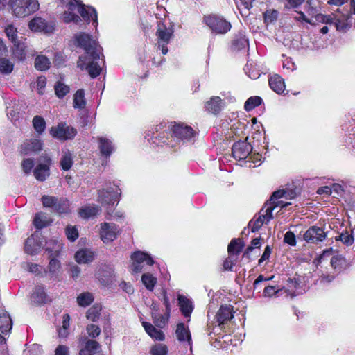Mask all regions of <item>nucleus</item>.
Segmentation results:
<instances>
[{"instance_id": "nucleus-14", "label": "nucleus", "mask_w": 355, "mask_h": 355, "mask_svg": "<svg viewBox=\"0 0 355 355\" xmlns=\"http://www.w3.org/2000/svg\"><path fill=\"white\" fill-rule=\"evenodd\" d=\"M83 342L85 345L84 347L80 350V355H94L101 347L99 343L93 339H88L85 337L83 338Z\"/></svg>"}, {"instance_id": "nucleus-18", "label": "nucleus", "mask_w": 355, "mask_h": 355, "mask_svg": "<svg viewBox=\"0 0 355 355\" xmlns=\"http://www.w3.org/2000/svg\"><path fill=\"white\" fill-rule=\"evenodd\" d=\"M351 15L346 14L342 15L341 16H336V21L334 25L338 31H346L350 27L351 25Z\"/></svg>"}, {"instance_id": "nucleus-5", "label": "nucleus", "mask_w": 355, "mask_h": 355, "mask_svg": "<svg viewBox=\"0 0 355 355\" xmlns=\"http://www.w3.org/2000/svg\"><path fill=\"white\" fill-rule=\"evenodd\" d=\"M121 194L120 189L115 187H110L107 189L99 190L98 192V202L103 205H114L119 201Z\"/></svg>"}, {"instance_id": "nucleus-32", "label": "nucleus", "mask_w": 355, "mask_h": 355, "mask_svg": "<svg viewBox=\"0 0 355 355\" xmlns=\"http://www.w3.org/2000/svg\"><path fill=\"white\" fill-rule=\"evenodd\" d=\"M248 44V39L242 33H239L232 40V48L235 50H241Z\"/></svg>"}, {"instance_id": "nucleus-47", "label": "nucleus", "mask_w": 355, "mask_h": 355, "mask_svg": "<svg viewBox=\"0 0 355 355\" xmlns=\"http://www.w3.org/2000/svg\"><path fill=\"white\" fill-rule=\"evenodd\" d=\"M33 223L37 229H42L48 225L46 216L42 213L36 214Z\"/></svg>"}, {"instance_id": "nucleus-11", "label": "nucleus", "mask_w": 355, "mask_h": 355, "mask_svg": "<svg viewBox=\"0 0 355 355\" xmlns=\"http://www.w3.org/2000/svg\"><path fill=\"white\" fill-rule=\"evenodd\" d=\"M78 12L87 24L92 21L94 27L96 28L98 24L97 12L94 8L86 7L84 4L80 5L78 7Z\"/></svg>"}, {"instance_id": "nucleus-48", "label": "nucleus", "mask_w": 355, "mask_h": 355, "mask_svg": "<svg viewBox=\"0 0 355 355\" xmlns=\"http://www.w3.org/2000/svg\"><path fill=\"white\" fill-rule=\"evenodd\" d=\"M13 70V64L6 58H0V71L4 74H9Z\"/></svg>"}, {"instance_id": "nucleus-29", "label": "nucleus", "mask_w": 355, "mask_h": 355, "mask_svg": "<svg viewBox=\"0 0 355 355\" xmlns=\"http://www.w3.org/2000/svg\"><path fill=\"white\" fill-rule=\"evenodd\" d=\"M12 327V322L7 313L0 315V331L2 334H7L10 331Z\"/></svg>"}, {"instance_id": "nucleus-50", "label": "nucleus", "mask_w": 355, "mask_h": 355, "mask_svg": "<svg viewBox=\"0 0 355 355\" xmlns=\"http://www.w3.org/2000/svg\"><path fill=\"white\" fill-rule=\"evenodd\" d=\"M69 92V87L60 82H58L55 85V94L59 98L64 97Z\"/></svg>"}, {"instance_id": "nucleus-31", "label": "nucleus", "mask_w": 355, "mask_h": 355, "mask_svg": "<svg viewBox=\"0 0 355 355\" xmlns=\"http://www.w3.org/2000/svg\"><path fill=\"white\" fill-rule=\"evenodd\" d=\"M175 334L178 340L181 342L186 340L189 342L191 340L189 330L185 327L184 323L178 324Z\"/></svg>"}, {"instance_id": "nucleus-33", "label": "nucleus", "mask_w": 355, "mask_h": 355, "mask_svg": "<svg viewBox=\"0 0 355 355\" xmlns=\"http://www.w3.org/2000/svg\"><path fill=\"white\" fill-rule=\"evenodd\" d=\"M131 257L133 261L138 263H143L146 262L149 266H152L154 263L153 259L148 254L141 251L135 252Z\"/></svg>"}, {"instance_id": "nucleus-7", "label": "nucleus", "mask_w": 355, "mask_h": 355, "mask_svg": "<svg viewBox=\"0 0 355 355\" xmlns=\"http://www.w3.org/2000/svg\"><path fill=\"white\" fill-rule=\"evenodd\" d=\"M327 236L324 229L316 225L310 227L304 234V239L309 243L318 244Z\"/></svg>"}, {"instance_id": "nucleus-17", "label": "nucleus", "mask_w": 355, "mask_h": 355, "mask_svg": "<svg viewBox=\"0 0 355 355\" xmlns=\"http://www.w3.org/2000/svg\"><path fill=\"white\" fill-rule=\"evenodd\" d=\"M46 164H38L33 171L35 178L39 181L45 180L50 174L49 165L51 163V159L46 158Z\"/></svg>"}, {"instance_id": "nucleus-51", "label": "nucleus", "mask_w": 355, "mask_h": 355, "mask_svg": "<svg viewBox=\"0 0 355 355\" xmlns=\"http://www.w3.org/2000/svg\"><path fill=\"white\" fill-rule=\"evenodd\" d=\"M168 348L164 344H157L151 347L150 354L152 355H167Z\"/></svg>"}, {"instance_id": "nucleus-8", "label": "nucleus", "mask_w": 355, "mask_h": 355, "mask_svg": "<svg viewBox=\"0 0 355 355\" xmlns=\"http://www.w3.org/2000/svg\"><path fill=\"white\" fill-rule=\"evenodd\" d=\"M252 150V147L245 139L234 144L232 148V154L234 159L243 160L248 157Z\"/></svg>"}, {"instance_id": "nucleus-26", "label": "nucleus", "mask_w": 355, "mask_h": 355, "mask_svg": "<svg viewBox=\"0 0 355 355\" xmlns=\"http://www.w3.org/2000/svg\"><path fill=\"white\" fill-rule=\"evenodd\" d=\"M245 246L243 241L241 239H234L228 245V253L230 256H237Z\"/></svg>"}, {"instance_id": "nucleus-62", "label": "nucleus", "mask_w": 355, "mask_h": 355, "mask_svg": "<svg viewBox=\"0 0 355 355\" xmlns=\"http://www.w3.org/2000/svg\"><path fill=\"white\" fill-rule=\"evenodd\" d=\"M153 318L154 324L159 328L164 327L168 320V317H164L163 315L157 316L153 315Z\"/></svg>"}, {"instance_id": "nucleus-21", "label": "nucleus", "mask_w": 355, "mask_h": 355, "mask_svg": "<svg viewBox=\"0 0 355 355\" xmlns=\"http://www.w3.org/2000/svg\"><path fill=\"white\" fill-rule=\"evenodd\" d=\"M61 249L62 243L56 240L50 239L46 243L45 250L50 254L49 257H58Z\"/></svg>"}, {"instance_id": "nucleus-12", "label": "nucleus", "mask_w": 355, "mask_h": 355, "mask_svg": "<svg viewBox=\"0 0 355 355\" xmlns=\"http://www.w3.org/2000/svg\"><path fill=\"white\" fill-rule=\"evenodd\" d=\"M173 31L171 28H167L165 24L162 22L157 24V29L156 31V35L158 37V43L159 46L161 43L164 44H168L173 35Z\"/></svg>"}, {"instance_id": "nucleus-43", "label": "nucleus", "mask_w": 355, "mask_h": 355, "mask_svg": "<svg viewBox=\"0 0 355 355\" xmlns=\"http://www.w3.org/2000/svg\"><path fill=\"white\" fill-rule=\"evenodd\" d=\"M262 103V99L259 96L250 97L245 103L244 107L247 111H250L254 107L259 106Z\"/></svg>"}, {"instance_id": "nucleus-45", "label": "nucleus", "mask_w": 355, "mask_h": 355, "mask_svg": "<svg viewBox=\"0 0 355 355\" xmlns=\"http://www.w3.org/2000/svg\"><path fill=\"white\" fill-rule=\"evenodd\" d=\"M73 164L72 155L67 152L65 153L60 160V166L64 171H68L71 168Z\"/></svg>"}, {"instance_id": "nucleus-53", "label": "nucleus", "mask_w": 355, "mask_h": 355, "mask_svg": "<svg viewBox=\"0 0 355 355\" xmlns=\"http://www.w3.org/2000/svg\"><path fill=\"white\" fill-rule=\"evenodd\" d=\"M5 33L12 43L17 42L18 41L17 37V28H15L12 25L7 26L5 28Z\"/></svg>"}, {"instance_id": "nucleus-37", "label": "nucleus", "mask_w": 355, "mask_h": 355, "mask_svg": "<svg viewBox=\"0 0 355 355\" xmlns=\"http://www.w3.org/2000/svg\"><path fill=\"white\" fill-rule=\"evenodd\" d=\"M50 261L48 266V271L51 278L56 277L60 269V263L55 257H49Z\"/></svg>"}, {"instance_id": "nucleus-55", "label": "nucleus", "mask_w": 355, "mask_h": 355, "mask_svg": "<svg viewBox=\"0 0 355 355\" xmlns=\"http://www.w3.org/2000/svg\"><path fill=\"white\" fill-rule=\"evenodd\" d=\"M65 232L67 239L71 241H74L78 237V232L75 227L67 226Z\"/></svg>"}, {"instance_id": "nucleus-36", "label": "nucleus", "mask_w": 355, "mask_h": 355, "mask_svg": "<svg viewBox=\"0 0 355 355\" xmlns=\"http://www.w3.org/2000/svg\"><path fill=\"white\" fill-rule=\"evenodd\" d=\"M331 265L334 270L340 272L347 266V261L343 256L336 255L331 258Z\"/></svg>"}, {"instance_id": "nucleus-25", "label": "nucleus", "mask_w": 355, "mask_h": 355, "mask_svg": "<svg viewBox=\"0 0 355 355\" xmlns=\"http://www.w3.org/2000/svg\"><path fill=\"white\" fill-rule=\"evenodd\" d=\"M178 303L179 306L180 307V310L182 313V314L185 317L190 316L192 311H193V306L191 304V302L185 296L179 295H178Z\"/></svg>"}, {"instance_id": "nucleus-22", "label": "nucleus", "mask_w": 355, "mask_h": 355, "mask_svg": "<svg viewBox=\"0 0 355 355\" xmlns=\"http://www.w3.org/2000/svg\"><path fill=\"white\" fill-rule=\"evenodd\" d=\"M270 88L277 94L282 93L285 89L284 80L279 75H274L269 79Z\"/></svg>"}, {"instance_id": "nucleus-58", "label": "nucleus", "mask_w": 355, "mask_h": 355, "mask_svg": "<svg viewBox=\"0 0 355 355\" xmlns=\"http://www.w3.org/2000/svg\"><path fill=\"white\" fill-rule=\"evenodd\" d=\"M315 19L317 21L330 24H334V22L336 21V17H331L330 15L316 14Z\"/></svg>"}, {"instance_id": "nucleus-54", "label": "nucleus", "mask_w": 355, "mask_h": 355, "mask_svg": "<svg viewBox=\"0 0 355 355\" xmlns=\"http://www.w3.org/2000/svg\"><path fill=\"white\" fill-rule=\"evenodd\" d=\"M87 332L89 337L95 338L98 337L101 334V329L98 326L91 324H88L86 328Z\"/></svg>"}, {"instance_id": "nucleus-9", "label": "nucleus", "mask_w": 355, "mask_h": 355, "mask_svg": "<svg viewBox=\"0 0 355 355\" xmlns=\"http://www.w3.org/2000/svg\"><path fill=\"white\" fill-rule=\"evenodd\" d=\"M173 135L178 139L189 141L195 135L190 126L184 124H176L173 127Z\"/></svg>"}, {"instance_id": "nucleus-41", "label": "nucleus", "mask_w": 355, "mask_h": 355, "mask_svg": "<svg viewBox=\"0 0 355 355\" xmlns=\"http://www.w3.org/2000/svg\"><path fill=\"white\" fill-rule=\"evenodd\" d=\"M263 208H262L259 214V216L255 219L254 220H250L248 225L250 226L252 224V229H251V231L252 232H257L260 228L263 225V224L264 223V221H265V218H264V216L263 215Z\"/></svg>"}, {"instance_id": "nucleus-38", "label": "nucleus", "mask_w": 355, "mask_h": 355, "mask_svg": "<svg viewBox=\"0 0 355 355\" xmlns=\"http://www.w3.org/2000/svg\"><path fill=\"white\" fill-rule=\"evenodd\" d=\"M14 44L13 54L16 58L19 60H24L26 58L25 46L24 44L17 41Z\"/></svg>"}, {"instance_id": "nucleus-60", "label": "nucleus", "mask_w": 355, "mask_h": 355, "mask_svg": "<svg viewBox=\"0 0 355 355\" xmlns=\"http://www.w3.org/2000/svg\"><path fill=\"white\" fill-rule=\"evenodd\" d=\"M286 193H287V191H286L284 189L277 190L272 193L269 201H268L267 202L270 203V205H272V202H275V200H276L277 199H279L283 197L288 198V196H286Z\"/></svg>"}, {"instance_id": "nucleus-49", "label": "nucleus", "mask_w": 355, "mask_h": 355, "mask_svg": "<svg viewBox=\"0 0 355 355\" xmlns=\"http://www.w3.org/2000/svg\"><path fill=\"white\" fill-rule=\"evenodd\" d=\"M93 301L92 295L89 293H84L77 297V302L81 306H87Z\"/></svg>"}, {"instance_id": "nucleus-56", "label": "nucleus", "mask_w": 355, "mask_h": 355, "mask_svg": "<svg viewBox=\"0 0 355 355\" xmlns=\"http://www.w3.org/2000/svg\"><path fill=\"white\" fill-rule=\"evenodd\" d=\"M263 208V215L266 222H269L270 220L273 218L272 211L274 210V207H272L270 203L266 202Z\"/></svg>"}, {"instance_id": "nucleus-15", "label": "nucleus", "mask_w": 355, "mask_h": 355, "mask_svg": "<svg viewBox=\"0 0 355 355\" xmlns=\"http://www.w3.org/2000/svg\"><path fill=\"white\" fill-rule=\"evenodd\" d=\"M31 300L34 304L39 305L49 302L50 299L46 295L44 288L41 285H37L33 291Z\"/></svg>"}, {"instance_id": "nucleus-30", "label": "nucleus", "mask_w": 355, "mask_h": 355, "mask_svg": "<svg viewBox=\"0 0 355 355\" xmlns=\"http://www.w3.org/2000/svg\"><path fill=\"white\" fill-rule=\"evenodd\" d=\"M34 65L37 70L46 71L51 67V62L46 56L39 55L35 59Z\"/></svg>"}, {"instance_id": "nucleus-57", "label": "nucleus", "mask_w": 355, "mask_h": 355, "mask_svg": "<svg viewBox=\"0 0 355 355\" xmlns=\"http://www.w3.org/2000/svg\"><path fill=\"white\" fill-rule=\"evenodd\" d=\"M57 197L50 196H43L42 197V202L44 207H51L53 209V205L56 203Z\"/></svg>"}, {"instance_id": "nucleus-28", "label": "nucleus", "mask_w": 355, "mask_h": 355, "mask_svg": "<svg viewBox=\"0 0 355 355\" xmlns=\"http://www.w3.org/2000/svg\"><path fill=\"white\" fill-rule=\"evenodd\" d=\"M40 244L38 241H35V239L31 236L28 237L25 243V251L29 254H37L40 250Z\"/></svg>"}, {"instance_id": "nucleus-35", "label": "nucleus", "mask_w": 355, "mask_h": 355, "mask_svg": "<svg viewBox=\"0 0 355 355\" xmlns=\"http://www.w3.org/2000/svg\"><path fill=\"white\" fill-rule=\"evenodd\" d=\"M69 201L66 198L57 197L56 203L53 207V211L60 214L67 213L69 211Z\"/></svg>"}, {"instance_id": "nucleus-1", "label": "nucleus", "mask_w": 355, "mask_h": 355, "mask_svg": "<svg viewBox=\"0 0 355 355\" xmlns=\"http://www.w3.org/2000/svg\"><path fill=\"white\" fill-rule=\"evenodd\" d=\"M77 46L84 49V55L99 58L103 56L102 49L92 36L85 33H80L75 35Z\"/></svg>"}, {"instance_id": "nucleus-4", "label": "nucleus", "mask_w": 355, "mask_h": 355, "mask_svg": "<svg viewBox=\"0 0 355 355\" xmlns=\"http://www.w3.org/2000/svg\"><path fill=\"white\" fill-rule=\"evenodd\" d=\"M204 21L213 32L216 33H225L229 31L232 27L230 23L224 18L216 15L205 17Z\"/></svg>"}, {"instance_id": "nucleus-46", "label": "nucleus", "mask_w": 355, "mask_h": 355, "mask_svg": "<svg viewBox=\"0 0 355 355\" xmlns=\"http://www.w3.org/2000/svg\"><path fill=\"white\" fill-rule=\"evenodd\" d=\"M62 19L65 23L74 22L76 24H79L82 19L77 15H74L71 12L64 11L62 15Z\"/></svg>"}, {"instance_id": "nucleus-42", "label": "nucleus", "mask_w": 355, "mask_h": 355, "mask_svg": "<svg viewBox=\"0 0 355 355\" xmlns=\"http://www.w3.org/2000/svg\"><path fill=\"white\" fill-rule=\"evenodd\" d=\"M85 105L84 92L82 89L78 90L74 94L73 106L76 108L83 109Z\"/></svg>"}, {"instance_id": "nucleus-16", "label": "nucleus", "mask_w": 355, "mask_h": 355, "mask_svg": "<svg viewBox=\"0 0 355 355\" xmlns=\"http://www.w3.org/2000/svg\"><path fill=\"white\" fill-rule=\"evenodd\" d=\"M232 318V306L230 305H222L216 315L218 325L224 324Z\"/></svg>"}, {"instance_id": "nucleus-6", "label": "nucleus", "mask_w": 355, "mask_h": 355, "mask_svg": "<svg viewBox=\"0 0 355 355\" xmlns=\"http://www.w3.org/2000/svg\"><path fill=\"white\" fill-rule=\"evenodd\" d=\"M50 134L58 139L67 140L73 139L77 134V130L66 123H60L56 127L51 128Z\"/></svg>"}, {"instance_id": "nucleus-52", "label": "nucleus", "mask_w": 355, "mask_h": 355, "mask_svg": "<svg viewBox=\"0 0 355 355\" xmlns=\"http://www.w3.org/2000/svg\"><path fill=\"white\" fill-rule=\"evenodd\" d=\"M42 143L40 140L33 139L28 144H24V148L27 150L37 152L42 149Z\"/></svg>"}, {"instance_id": "nucleus-20", "label": "nucleus", "mask_w": 355, "mask_h": 355, "mask_svg": "<svg viewBox=\"0 0 355 355\" xmlns=\"http://www.w3.org/2000/svg\"><path fill=\"white\" fill-rule=\"evenodd\" d=\"M98 141L99 143L98 148L101 153L105 156L109 157L114 150V146L112 141L105 137H98Z\"/></svg>"}, {"instance_id": "nucleus-27", "label": "nucleus", "mask_w": 355, "mask_h": 355, "mask_svg": "<svg viewBox=\"0 0 355 355\" xmlns=\"http://www.w3.org/2000/svg\"><path fill=\"white\" fill-rule=\"evenodd\" d=\"M101 211V208L97 205H88L80 209L79 214L83 218H89L96 216Z\"/></svg>"}, {"instance_id": "nucleus-64", "label": "nucleus", "mask_w": 355, "mask_h": 355, "mask_svg": "<svg viewBox=\"0 0 355 355\" xmlns=\"http://www.w3.org/2000/svg\"><path fill=\"white\" fill-rule=\"evenodd\" d=\"M284 241L291 246H295L296 245V239L295 234L291 231L287 232L284 234Z\"/></svg>"}, {"instance_id": "nucleus-34", "label": "nucleus", "mask_w": 355, "mask_h": 355, "mask_svg": "<svg viewBox=\"0 0 355 355\" xmlns=\"http://www.w3.org/2000/svg\"><path fill=\"white\" fill-rule=\"evenodd\" d=\"M353 230L345 231L335 238L336 241H340L344 245L350 246L354 243V238Z\"/></svg>"}, {"instance_id": "nucleus-63", "label": "nucleus", "mask_w": 355, "mask_h": 355, "mask_svg": "<svg viewBox=\"0 0 355 355\" xmlns=\"http://www.w3.org/2000/svg\"><path fill=\"white\" fill-rule=\"evenodd\" d=\"M34 166V162L32 159L28 158L23 160L21 167L24 172L26 174L29 173Z\"/></svg>"}, {"instance_id": "nucleus-2", "label": "nucleus", "mask_w": 355, "mask_h": 355, "mask_svg": "<svg viewBox=\"0 0 355 355\" xmlns=\"http://www.w3.org/2000/svg\"><path fill=\"white\" fill-rule=\"evenodd\" d=\"M39 7L36 0H15L12 4L14 15L17 17H24L35 12Z\"/></svg>"}, {"instance_id": "nucleus-10", "label": "nucleus", "mask_w": 355, "mask_h": 355, "mask_svg": "<svg viewBox=\"0 0 355 355\" xmlns=\"http://www.w3.org/2000/svg\"><path fill=\"white\" fill-rule=\"evenodd\" d=\"M118 227L114 223H105L101 226V238L104 243L112 241L116 237Z\"/></svg>"}, {"instance_id": "nucleus-19", "label": "nucleus", "mask_w": 355, "mask_h": 355, "mask_svg": "<svg viewBox=\"0 0 355 355\" xmlns=\"http://www.w3.org/2000/svg\"><path fill=\"white\" fill-rule=\"evenodd\" d=\"M223 107V103L220 97L213 96L205 104L206 110L214 114H218Z\"/></svg>"}, {"instance_id": "nucleus-13", "label": "nucleus", "mask_w": 355, "mask_h": 355, "mask_svg": "<svg viewBox=\"0 0 355 355\" xmlns=\"http://www.w3.org/2000/svg\"><path fill=\"white\" fill-rule=\"evenodd\" d=\"M29 28L33 31L44 32L50 33L53 32V27L47 24L46 21L41 17H35L29 22Z\"/></svg>"}, {"instance_id": "nucleus-23", "label": "nucleus", "mask_w": 355, "mask_h": 355, "mask_svg": "<svg viewBox=\"0 0 355 355\" xmlns=\"http://www.w3.org/2000/svg\"><path fill=\"white\" fill-rule=\"evenodd\" d=\"M142 326L146 333L151 337L158 340H163L164 339V334L161 330H158L150 323L143 322Z\"/></svg>"}, {"instance_id": "nucleus-24", "label": "nucleus", "mask_w": 355, "mask_h": 355, "mask_svg": "<svg viewBox=\"0 0 355 355\" xmlns=\"http://www.w3.org/2000/svg\"><path fill=\"white\" fill-rule=\"evenodd\" d=\"M94 254L88 250H80L75 254L76 261L79 263H88L94 260Z\"/></svg>"}, {"instance_id": "nucleus-44", "label": "nucleus", "mask_w": 355, "mask_h": 355, "mask_svg": "<svg viewBox=\"0 0 355 355\" xmlns=\"http://www.w3.org/2000/svg\"><path fill=\"white\" fill-rule=\"evenodd\" d=\"M33 125L35 131L37 133L41 134L45 130L46 122L42 116H35L33 119Z\"/></svg>"}, {"instance_id": "nucleus-39", "label": "nucleus", "mask_w": 355, "mask_h": 355, "mask_svg": "<svg viewBox=\"0 0 355 355\" xmlns=\"http://www.w3.org/2000/svg\"><path fill=\"white\" fill-rule=\"evenodd\" d=\"M101 306L94 304L87 311V318L92 322H96L101 315Z\"/></svg>"}, {"instance_id": "nucleus-61", "label": "nucleus", "mask_w": 355, "mask_h": 355, "mask_svg": "<svg viewBox=\"0 0 355 355\" xmlns=\"http://www.w3.org/2000/svg\"><path fill=\"white\" fill-rule=\"evenodd\" d=\"M261 238H255L251 242V245L248 246L247 249L245 250L243 257H249V254L250 252L253 250L255 248H260L261 246V242H260Z\"/></svg>"}, {"instance_id": "nucleus-59", "label": "nucleus", "mask_w": 355, "mask_h": 355, "mask_svg": "<svg viewBox=\"0 0 355 355\" xmlns=\"http://www.w3.org/2000/svg\"><path fill=\"white\" fill-rule=\"evenodd\" d=\"M281 291H282V289H275V286H268L265 287L263 292V295L264 297H271L274 295H278V293Z\"/></svg>"}, {"instance_id": "nucleus-3", "label": "nucleus", "mask_w": 355, "mask_h": 355, "mask_svg": "<svg viewBox=\"0 0 355 355\" xmlns=\"http://www.w3.org/2000/svg\"><path fill=\"white\" fill-rule=\"evenodd\" d=\"M99 58H93L85 55H80L77 62V67L81 70L86 69L92 78H96L101 71V67L98 61Z\"/></svg>"}, {"instance_id": "nucleus-40", "label": "nucleus", "mask_w": 355, "mask_h": 355, "mask_svg": "<svg viewBox=\"0 0 355 355\" xmlns=\"http://www.w3.org/2000/svg\"><path fill=\"white\" fill-rule=\"evenodd\" d=\"M141 281L146 288L149 291H153L155 284L157 283V279L149 273H145L141 277Z\"/></svg>"}]
</instances>
